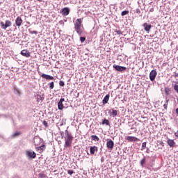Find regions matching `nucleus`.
<instances>
[{"mask_svg": "<svg viewBox=\"0 0 178 178\" xmlns=\"http://www.w3.org/2000/svg\"><path fill=\"white\" fill-rule=\"evenodd\" d=\"M42 123L44 127H48V122L47 121L44 120Z\"/></svg>", "mask_w": 178, "mask_h": 178, "instance_id": "c9c22d12", "label": "nucleus"}, {"mask_svg": "<svg viewBox=\"0 0 178 178\" xmlns=\"http://www.w3.org/2000/svg\"><path fill=\"white\" fill-rule=\"evenodd\" d=\"M39 177L40 178H48V176H47V174L44 172H41L39 174Z\"/></svg>", "mask_w": 178, "mask_h": 178, "instance_id": "5701e85b", "label": "nucleus"}, {"mask_svg": "<svg viewBox=\"0 0 178 178\" xmlns=\"http://www.w3.org/2000/svg\"><path fill=\"white\" fill-rule=\"evenodd\" d=\"M113 67L117 70V72H123V70H126L127 69L126 67H122L117 65L116 64L113 65Z\"/></svg>", "mask_w": 178, "mask_h": 178, "instance_id": "6e6552de", "label": "nucleus"}, {"mask_svg": "<svg viewBox=\"0 0 178 178\" xmlns=\"http://www.w3.org/2000/svg\"><path fill=\"white\" fill-rule=\"evenodd\" d=\"M136 13H141V10H140V9H136Z\"/></svg>", "mask_w": 178, "mask_h": 178, "instance_id": "4c0bfd02", "label": "nucleus"}, {"mask_svg": "<svg viewBox=\"0 0 178 178\" xmlns=\"http://www.w3.org/2000/svg\"><path fill=\"white\" fill-rule=\"evenodd\" d=\"M117 34H122V32L120 31H118Z\"/></svg>", "mask_w": 178, "mask_h": 178, "instance_id": "ea45409f", "label": "nucleus"}, {"mask_svg": "<svg viewBox=\"0 0 178 178\" xmlns=\"http://www.w3.org/2000/svg\"><path fill=\"white\" fill-rule=\"evenodd\" d=\"M144 163H145V157H144V158L140 161V165H141V166H144Z\"/></svg>", "mask_w": 178, "mask_h": 178, "instance_id": "7c9ffc66", "label": "nucleus"}, {"mask_svg": "<svg viewBox=\"0 0 178 178\" xmlns=\"http://www.w3.org/2000/svg\"><path fill=\"white\" fill-rule=\"evenodd\" d=\"M41 77H42V79H45L46 80H54V76L45 74H42Z\"/></svg>", "mask_w": 178, "mask_h": 178, "instance_id": "4468645a", "label": "nucleus"}, {"mask_svg": "<svg viewBox=\"0 0 178 178\" xmlns=\"http://www.w3.org/2000/svg\"><path fill=\"white\" fill-rule=\"evenodd\" d=\"M63 102H65V98H61L58 103V108L60 111H63V109L65 108V106H63Z\"/></svg>", "mask_w": 178, "mask_h": 178, "instance_id": "0eeeda50", "label": "nucleus"}, {"mask_svg": "<svg viewBox=\"0 0 178 178\" xmlns=\"http://www.w3.org/2000/svg\"><path fill=\"white\" fill-rule=\"evenodd\" d=\"M23 23V19L21 17H17L15 19V24L17 26V27H20Z\"/></svg>", "mask_w": 178, "mask_h": 178, "instance_id": "9b49d317", "label": "nucleus"}, {"mask_svg": "<svg viewBox=\"0 0 178 178\" xmlns=\"http://www.w3.org/2000/svg\"><path fill=\"white\" fill-rule=\"evenodd\" d=\"M126 140H127V141H131V142H133V141H140V139L134 137V136H127Z\"/></svg>", "mask_w": 178, "mask_h": 178, "instance_id": "dca6fc26", "label": "nucleus"}, {"mask_svg": "<svg viewBox=\"0 0 178 178\" xmlns=\"http://www.w3.org/2000/svg\"><path fill=\"white\" fill-rule=\"evenodd\" d=\"M33 143L36 147H38L40 145V143H41V138H34Z\"/></svg>", "mask_w": 178, "mask_h": 178, "instance_id": "f3484780", "label": "nucleus"}, {"mask_svg": "<svg viewBox=\"0 0 178 178\" xmlns=\"http://www.w3.org/2000/svg\"><path fill=\"white\" fill-rule=\"evenodd\" d=\"M98 152V147L97 146H91L90 147V152L91 155H94L95 152Z\"/></svg>", "mask_w": 178, "mask_h": 178, "instance_id": "f8f14e48", "label": "nucleus"}, {"mask_svg": "<svg viewBox=\"0 0 178 178\" xmlns=\"http://www.w3.org/2000/svg\"><path fill=\"white\" fill-rule=\"evenodd\" d=\"M168 138V140H167V144H168L169 146L170 147H175V140H172V139H169Z\"/></svg>", "mask_w": 178, "mask_h": 178, "instance_id": "6ab92c4d", "label": "nucleus"}, {"mask_svg": "<svg viewBox=\"0 0 178 178\" xmlns=\"http://www.w3.org/2000/svg\"><path fill=\"white\" fill-rule=\"evenodd\" d=\"M106 147L108 149H113V147H115V143L113 142L112 140H108L106 142Z\"/></svg>", "mask_w": 178, "mask_h": 178, "instance_id": "423d86ee", "label": "nucleus"}, {"mask_svg": "<svg viewBox=\"0 0 178 178\" xmlns=\"http://www.w3.org/2000/svg\"><path fill=\"white\" fill-rule=\"evenodd\" d=\"M126 15H129V10H124L121 13V16H126Z\"/></svg>", "mask_w": 178, "mask_h": 178, "instance_id": "a878e982", "label": "nucleus"}, {"mask_svg": "<svg viewBox=\"0 0 178 178\" xmlns=\"http://www.w3.org/2000/svg\"><path fill=\"white\" fill-rule=\"evenodd\" d=\"M156 70H152L149 73V79L151 81H154L155 80V77H156Z\"/></svg>", "mask_w": 178, "mask_h": 178, "instance_id": "1a4fd4ad", "label": "nucleus"}, {"mask_svg": "<svg viewBox=\"0 0 178 178\" xmlns=\"http://www.w3.org/2000/svg\"><path fill=\"white\" fill-rule=\"evenodd\" d=\"M176 113L178 115V108L176 109Z\"/></svg>", "mask_w": 178, "mask_h": 178, "instance_id": "79ce46f5", "label": "nucleus"}, {"mask_svg": "<svg viewBox=\"0 0 178 178\" xmlns=\"http://www.w3.org/2000/svg\"><path fill=\"white\" fill-rule=\"evenodd\" d=\"M111 115L113 116V118H115V116H118V111L117 110L115 109H112V112H111Z\"/></svg>", "mask_w": 178, "mask_h": 178, "instance_id": "412c9836", "label": "nucleus"}, {"mask_svg": "<svg viewBox=\"0 0 178 178\" xmlns=\"http://www.w3.org/2000/svg\"><path fill=\"white\" fill-rule=\"evenodd\" d=\"M60 13H62L63 16H67V15L70 13V9L67 7H65L60 10Z\"/></svg>", "mask_w": 178, "mask_h": 178, "instance_id": "39448f33", "label": "nucleus"}, {"mask_svg": "<svg viewBox=\"0 0 178 178\" xmlns=\"http://www.w3.org/2000/svg\"><path fill=\"white\" fill-rule=\"evenodd\" d=\"M26 156L29 158V159H34L37 156V154H35V152L33 151L28 150L26 152Z\"/></svg>", "mask_w": 178, "mask_h": 178, "instance_id": "20e7f679", "label": "nucleus"}, {"mask_svg": "<svg viewBox=\"0 0 178 178\" xmlns=\"http://www.w3.org/2000/svg\"><path fill=\"white\" fill-rule=\"evenodd\" d=\"M21 55H22V56H25V58H30L31 53L27 49H24L21 51Z\"/></svg>", "mask_w": 178, "mask_h": 178, "instance_id": "9d476101", "label": "nucleus"}, {"mask_svg": "<svg viewBox=\"0 0 178 178\" xmlns=\"http://www.w3.org/2000/svg\"><path fill=\"white\" fill-rule=\"evenodd\" d=\"M102 124H106V126H109L110 123H109V120H108L107 119H104L103 120Z\"/></svg>", "mask_w": 178, "mask_h": 178, "instance_id": "4be33fe9", "label": "nucleus"}, {"mask_svg": "<svg viewBox=\"0 0 178 178\" xmlns=\"http://www.w3.org/2000/svg\"><path fill=\"white\" fill-rule=\"evenodd\" d=\"M160 144H161V145H162L163 147H164L163 142H160Z\"/></svg>", "mask_w": 178, "mask_h": 178, "instance_id": "a19ab883", "label": "nucleus"}, {"mask_svg": "<svg viewBox=\"0 0 178 178\" xmlns=\"http://www.w3.org/2000/svg\"><path fill=\"white\" fill-rule=\"evenodd\" d=\"M169 102V99L166 100V103L163 105L164 109H168V104Z\"/></svg>", "mask_w": 178, "mask_h": 178, "instance_id": "2f4dec72", "label": "nucleus"}, {"mask_svg": "<svg viewBox=\"0 0 178 178\" xmlns=\"http://www.w3.org/2000/svg\"><path fill=\"white\" fill-rule=\"evenodd\" d=\"M109 98H111V95L109 94L106 95L104 98L103 99L102 104L103 105H105L106 104H108L109 101Z\"/></svg>", "mask_w": 178, "mask_h": 178, "instance_id": "2eb2a0df", "label": "nucleus"}, {"mask_svg": "<svg viewBox=\"0 0 178 178\" xmlns=\"http://www.w3.org/2000/svg\"><path fill=\"white\" fill-rule=\"evenodd\" d=\"M59 86H60V87H65V82L63 81H60Z\"/></svg>", "mask_w": 178, "mask_h": 178, "instance_id": "473e14b6", "label": "nucleus"}, {"mask_svg": "<svg viewBox=\"0 0 178 178\" xmlns=\"http://www.w3.org/2000/svg\"><path fill=\"white\" fill-rule=\"evenodd\" d=\"M18 95H20V91L17 90Z\"/></svg>", "mask_w": 178, "mask_h": 178, "instance_id": "37998d69", "label": "nucleus"}, {"mask_svg": "<svg viewBox=\"0 0 178 178\" xmlns=\"http://www.w3.org/2000/svg\"><path fill=\"white\" fill-rule=\"evenodd\" d=\"M165 93L166 94V95H169V94H170V89L165 88Z\"/></svg>", "mask_w": 178, "mask_h": 178, "instance_id": "c85d7f7f", "label": "nucleus"}, {"mask_svg": "<svg viewBox=\"0 0 178 178\" xmlns=\"http://www.w3.org/2000/svg\"><path fill=\"white\" fill-rule=\"evenodd\" d=\"M81 23H82L81 18H79L75 21L74 24L75 31H76L77 34H81L82 33Z\"/></svg>", "mask_w": 178, "mask_h": 178, "instance_id": "f257e3e1", "label": "nucleus"}, {"mask_svg": "<svg viewBox=\"0 0 178 178\" xmlns=\"http://www.w3.org/2000/svg\"><path fill=\"white\" fill-rule=\"evenodd\" d=\"M145 147H147V143L146 142L143 143H142V149H141V150L143 151V149H145Z\"/></svg>", "mask_w": 178, "mask_h": 178, "instance_id": "c756f323", "label": "nucleus"}, {"mask_svg": "<svg viewBox=\"0 0 178 178\" xmlns=\"http://www.w3.org/2000/svg\"><path fill=\"white\" fill-rule=\"evenodd\" d=\"M65 143L64 145L65 148L72 147V143H73V135L65 137Z\"/></svg>", "mask_w": 178, "mask_h": 178, "instance_id": "f03ea898", "label": "nucleus"}, {"mask_svg": "<svg viewBox=\"0 0 178 178\" xmlns=\"http://www.w3.org/2000/svg\"><path fill=\"white\" fill-rule=\"evenodd\" d=\"M174 90H175V91H176V92L178 94V83H177L174 86Z\"/></svg>", "mask_w": 178, "mask_h": 178, "instance_id": "cd10ccee", "label": "nucleus"}, {"mask_svg": "<svg viewBox=\"0 0 178 178\" xmlns=\"http://www.w3.org/2000/svg\"><path fill=\"white\" fill-rule=\"evenodd\" d=\"M41 98H42V97H41V95H38V99H41Z\"/></svg>", "mask_w": 178, "mask_h": 178, "instance_id": "58836bf2", "label": "nucleus"}, {"mask_svg": "<svg viewBox=\"0 0 178 178\" xmlns=\"http://www.w3.org/2000/svg\"><path fill=\"white\" fill-rule=\"evenodd\" d=\"M80 41H81V42H85V41H86V38H84V37H81V38H80Z\"/></svg>", "mask_w": 178, "mask_h": 178, "instance_id": "e433bc0d", "label": "nucleus"}, {"mask_svg": "<svg viewBox=\"0 0 178 178\" xmlns=\"http://www.w3.org/2000/svg\"><path fill=\"white\" fill-rule=\"evenodd\" d=\"M0 24L1 29H3V30H6L8 27H10V26H12V22L6 20L5 23H3V22H1Z\"/></svg>", "mask_w": 178, "mask_h": 178, "instance_id": "7ed1b4c3", "label": "nucleus"}, {"mask_svg": "<svg viewBox=\"0 0 178 178\" xmlns=\"http://www.w3.org/2000/svg\"><path fill=\"white\" fill-rule=\"evenodd\" d=\"M175 77H178V74H177L175 75Z\"/></svg>", "mask_w": 178, "mask_h": 178, "instance_id": "c03bdc74", "label": "nucleus"}, {"mask_svg": "<svg viewBox=\"0 0 178 178\" xmlns=\"http://www.w3.org/2000/svg\"><path fill=\"white\" fill-rule=\"evenodd\" d=\"M29 31L30 33V34H38V32L37 31H31V29H29Z\"/></svg>", "mask_w": 178, "mask_h": 178, "instance_id": "bb28decb", "label": "nucleus"}, {"mask_svg": "<svg viewBox=\"0 0 178 178\" xmlns=\"http://www.w3.org/2000/svg\"><path fill=\"white\" fill-rule=\"evenodd\" d=\"M65 137H69V136H72V133H70V131H67V130H65Z\"/></svg>", "mask_w": 178, "mask_h": 178, "instance_id": "393cba45", "label": "nucleus"}, {"mask_svg": "<svg viewBox=\"0 0 178 178\" xmlns=\"http://www.w3.org/2000/svg\"><path fill=\"white\" fill-rule=\"evenodd\" d=\"M36 149L40 152V154H42L45 149V145L36 147Z\"/></svg>", "mask_w": 178, "mask_h": 178, "instance_id": "a211bd4d", "label": "nucleus"}, {"mask_svg": "<svg viewBox=\"0 0 178 178\" xmlns=\"http://www.w3.org/2000/svg\"><path fill=\"white\" fill-rule=\"evenodd\" d=\"M20 134V132H15L13 134V137H18V136Z\"/></svg>", "mask_w": 178, "mask_h": 178, "instance_id": "f704fd0d", "label": "nucleus"}, {"mask_svg": "<svg viewBox=\"0 0 178 178\" xmlns=\"http://www.w3.org/2000/svg\"><path fill=\"white\" fill-rule=\"evenodd\" d=\"M90 137L92 141H99V138L97 135H92Z\"/></svg>", "mask_w": 178, "mask_h": 178, "instance_id": "aec40b11", "label": "nucleus"}, {"mask_svg": "<svg viewBox=\"0 0 178 178\" xmlns=\"http://www.w3.org/2000/svg\"><path fill=\"white\" fill-rule=\"evenodd\" d=\"M67 173H68V175H70V176H72L74 173V171H73L72 170H68Z\"/></svg>", "mask_w": 178, "mask_h": 178, "instance_id": "72a5a7b5", "label": "nucleus"}, {"mask_svg": "<svg viewBox=\"0 0 178 178\" xmlns=\"http://www.w3.org/2000/svg\"><path fill=\"white\" fill-rule=\"evenodd\" d=\"M143 27H144L145 31H147V33H149V30H151L152 26L151 24L145 23L143 24Z\"/></svg>", "mask_w": 178, "mask_h": 178, "instance_id": "ddd939ff", "label": "nucleus"}, {"mask_svg": "<svg viewBox=\"0 0 178 178\" xmlns=\"http://www.w3.org/2000/svg\"><path fill=\"white\" fill-rule=\"evenodd\" d=\"M50 90H54V87H55V85L54 83V81L49 83Z\"/></svg>", "mask_w": 178, "mask_h": 178, "instance_id": "b1692460", "label": "nucleus"}]
</instances>
